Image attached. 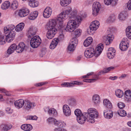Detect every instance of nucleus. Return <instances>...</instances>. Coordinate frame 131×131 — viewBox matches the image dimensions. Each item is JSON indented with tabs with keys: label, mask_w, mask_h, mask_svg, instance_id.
<instances>
[{
	"label": "nucleus",
	"mask_w": 131,
	"mask_h": 131,
	"mask_svg": "<svg viewBox=\"0 0 131 131\" xmlns=\"http://www.w3.org/2000/svg\"><path fill=\"white\" fill-rule=\"evenodd\" d=\"M71 0H61L60 4L62 6L66 7L70 4Z\"/></svg>",
	"instance_id": "33"
},
{
	"label": "nucleus",
	"mask_w": 131,
	"mask_h": 131,
	"mask_svg": "<svg viewBox=\"0 0 131 131\" xmlns=\"http://www.w3.org/2000/svg\"><path fill=\"white\" fill-rule=\"evenodd\" d=\"M128 47V44L127 42L126 43L125 41L121 42L119 45V48L122 51H125L127 49Z\"/></svg>",
	"instance_id": "26"
},
{
	"label": "nucleus",
	"mask_w": 131,
	"mask_h": 131,
	"mask_svg": "<svg viewBox=\"0 0 131 131\" xmlns=\"http://www.w3.org/2000/svg\"><path fill=\"white\" fill-rule=\"evenodd\" d=\"M114 38V36L111 34H108L103 37L104 41L106 45H109Z\"/></svg>",
	"instance_id": "10"
},
{
	"label": "nucleus",
	"mask_w": 131,
	"mask_h": 131,
	"mask_svg": "<svg viewBox=\"0 0 131 131\" xmlns=\"http://www.w3.org/2000/svg\"><path fill=\"white\" fill-rule=\"evenodd\" d=\"M38 15V12L36 11H34L30 13L28 16V18L30 20H34L37 18Z\"/></svg>",
	"instance_id": "28"
},
{
	"label": "nucleus",
	"mask_w": 131,
	"mask_h": 131,
	"mask_svg": "<svg viewBox=\"0 0 131 131\" xmlns=\"http://www.w3.org/2000/svg\"><path fill=\"white\" fill-rule=\"evenodd\" d=\"M99 25L100 24L98 21L95 20L93 21L90 26V29L88 30V32L91 33L90 34H93V33H92V31L96 30L99 27Z\"/></svg>",
	"instance_id": "7"
},
{
	"label": "nucleus",
	"mask_w": 131,
	"mask_h": 131,
	"mask_svg": "<svg viewBox=\"0 0 131 131\" xmlns=\"http://www.w3.org/2000/svg\"><path fill=\"white\" fill-rule=\"evenodd\" d=\"M117 113L120 116L122 117H124L127 114L126 112L123 110H119L118 111Z\"/></svg>",
	"instance_id": "44"
},
{
	"label": "nucleus",
	"mask_w": 131,
	"mask_h": 131,
	"mask_svg": "<svg viewBox=\"0 0 131 131\" xmlns=\"http://www.w3.org/2000/svg\"><path fill=\"white\" fill-rule=\"evenodd\" d=\"M36 30V28L35 27H30L28 31V37H31L35 35Z\"/></svg>",
	"instance_id": "23"
},
{
	"label": "nucleus",
	"mask_w": 131,
	"mask_h": 131,
	"mask_svg": "<svg viewBox=\"0 0 131 131\" xmlns=\"http://www.w3.org/2000/svg\"><path fill=\"white\" fill-rule=\"evenodd\" d=\"M41 42V40L40 37L36 36L31 38L30 41V45L32 47L37 48L40 45Z\"/></svg>",
	"instance_id": "4"
},
{
	"label": "nucleus",
	"mask_w": 131,
	"mask_h": 131,
	"mask_svg": "<svg viewBox=\"0 0 131 131\" xmlns=\"http://www.w3.org/2000/svg\"><path fill=\"white\" fill-rule=\"evenodd\" d=\"M74 113L75 115L77 116V118L79 116H81L82 115L81 111L79 109H76L74 111Z\"/></svg>",
	"instance_id": "48"
},
{
	"label": "nucleus",
	"mask_w": 131,
	"mask_h": 131,
	"mask_svg": "<svg viewBox=\"0 0 131 131\" xmlns=\"http://www.w3.org/2000/svg\"><path fill=\"white\" fill-rule=\"evenodd\" d=\"M37 117L36 116H27V119L36 120Z\"/></svg>",
	"instance_id": "52"
},
{
	"label": "nucleus",
	"mask_w": 131,
	"mask_h": 131,
	"mask_svg": "<svg viewBox=\"0 0 131 131\" xmlns=\"http://www.w3.org/2000/svg\"><path fill=\"white\" fill-rule=\"evenodd\" d=\"M45 112H47L49 115L52 116H56L57 115L56 110L53 108H50L48 106L44 108Z\"/></svg>",
	"instance_id": "8"
},
{
	"label": "nucleus",
	"mask_w": 131,
	"mask_h": 131,
	"mask_svg": "<svg viewBox=\"0 0 131 131\" xmlns=\"http://www.w3.org/2000/svg\"><path fill=\"white\" fill-rule=\"evenodd\" d=\"M104 48L103 45L102 43L99 44L95 49V54L96 57H98L101 53Z\"/></svg>",
	"instance_id": "18"
},
{
	"label": "nucleus",
	"mask_w": 131,
	"mask_h": 131,
	"mask_svg": "<svg viewBox=\"0 0 131 131\" xmlns=\"http://www.w3.org/2000/svg\"><path fill=\"white\" fill-rule=\"evenodd\" d=\"M85 56L88 58L92 57L94 55L96 57L95 54L94 49L92 48H87L85 51L84 53Z\"/></svg>",
	"instance_id": "6"
},
{
	"label": "nucleus",
	"mask_w": 131,
	"mask_h": 131,
	"mask_svg": "<svg viewBox=\"0 0 131 131\" xmlns=\"http://www.w3.org/2000/svg\"><path fill=\"white\" fill-rule=\"evenodd\" d=\"M63 113L64 115L66 116H70L71 114V111L70 108L67 105H64L63 107Z\"/></svg>",
	"instance_id": "14"
},
{
	"label": "nucleus",
	"mask_w": 131,
	"mask_h": 131,
	"mask_svg": "<svg viewBox=\"0 0 131 131\" xmlns=\"http://www.w3.org/2000/svg\"><path fill=\"white\" fill-rule=\"evenodd\" d=\"M15 36V34L13 31L9 32L5 38L6 41L9 43L12 41L14 39Z\"/></svg>",
	"instance_id": "17"
},
{
	"label": "nucleus",
	"mask_w": 131,
	"mask_h": 131,
	"mask_svg": "<svg viewBox=\"0 0 131 131\" xmlns=\"http://www.w3.org/2000/svg\"><path fill=\"white\" fill-rule=\"evenodd\" d=\"M8 28L9 29L10 31L12 30H13L15 28V26L13 25H9L8 26Z\"/></svg>",
	"instance_id": "59"
},
{
	"label": "nucleus",
	"mask_w": 131,
	"mask_h": 131,
	"mask_svg": "<svg viewBox=\"0 0 131 131\" xmlns=\"http://www.w3.org/2000/svg\"><path fill=\"white\" fill-rule=\"evenodd\" d=\"M52 9L50 7H47L44 9L43 16L45 18H48L52 14Z\"/></svg>",
	"instance_id": "11"
},
{
	"label": "nucleus",
	"mask_w": 131,
	"mask_h": 131,
	"mask_svg": "<svg viewBox=\"0 0 131 131\" xmlns=\"http://www.w3.org/2000/svg\"><path fill=\"white\" fill-rule=\"evenodd\" d=\"M127 16L126 13L125 12H123L119 15L118 18L120 20H124L126 19Z\"/></svg>",
	"instance_id": "35"
},
{
	"label": "nucleus",
	"mask_w": 131,
	"mask_h": 131,
	"mask_svg": "<svg viewBox=\"0 0 131 131\" xmlns=\"http://www.w3.org/2000/svg\"><path fill=\"white\" fill-rule=\"evenodd\" d=\"M118 106L119 108L122 109L125 106V105L123 102H120L118 103Z\"/></svg>",
	"instance_id": "53"
},
{
	"label": "nucleus",
	"mask_w": 131,
	"mask_h": 131,
	"mask_svg": "<svg viewBox=\"0 0 131 131\" xmlns=\"http://www.w3.org/2000/svg\"><path fill=\"white\" fill-rule=\"evenodd\" d=\"M54 125L57 127V128L60 127H63L64 125V123L60 121L56 120V121Z\"/></svg>",
	"instance_id": "42"
},
{
	"label": "nucleus",
	"mask_w": 131,
	"mask_h": 131,
	"mask_svg": "<svg viewBox=\"0 0 131 131\" xmlns=\"http://www.w3.org/2000/svg\"><path fill=\"white\" fill-rule=\"evenodd\" d=\"M126 32L127 37L129 39H131V26L126 28Z\"/></svg>",
	"instance_id": "38"
},
{
	"label": "nucleus",
	"mask_w": 131,
	"mask_h": 131,
	"mask_svg": "<svg viewBox=\"0 0 131 131\" xmlns=\"http://www.w3.org/2000/svg\"><path fill=\"white\" fill-rule=\"evenodd\" d=\"M10 31L8 27L7 26L6 27H5L4 28V32L5 33L7 34L8 32Z\"/></svg>",
	"instance_id": "61"
},
{
	"label": "nucleus",
	"mask_w": 131,
	"mask_h": 131,
	"mask_svg": "<svg viewBox=\"0 0 131 131\" xmlns=\"http://www.w3.org/2000/svg\"><path fill=\"white\" fill-rule=\"evenodd\" d=\"M108 72L107 68L104 69L103 71H100L98 73V75H100L101 74H104V73H106Z\"/></svg>",
	"instance_id": "57"
},
{
	"label": "nucleus",
	"mask_w": 131,
	"mask_h": 131,
	"mask_svg": "<svg viewBox=\"0 0 131 131\" xmlns=\"http://www.w3.org/2000/svg\"><path fill=\"white\" fill-rule=\"evenodd\" d=\"M116 51L114 48L111 47L109 48L107 52V56L109 59L113 58L115 56Z\"/></svg>",
	"instance_id": "15"
},
{
	"label": "nucleus",
	"mask_w": 131,
	"mask_h": 131,
	"mask_svg": "<svg viewBox=\"0 0 131 131\" xmlns=\"http://www.w3.org/2000/svg\"><path fill=\"white\" fill-rule=\"evenodd\" d=\"M21 129L26 131H30L32 128V125L29 124H24L21 126Z\"/></svg>",
	"instance_id": "27"
},
{
	"label": "nucleus",
	"mask_w": 131,
	"mask_h": 131,
	"mask_svg": "<svg viewBox=\"0 0 131 131\" xmlns=\"http://www.w3.org/2000/svg\"><path fill=\"white\" fill-rule=\"evenodd\" d=\"M78 39L76 38H74L71 40V42L70 43L76 47L78 44Z\"/></svg>",
	"instance_id": "45"
},
{
	"label": "nucleus",
	"mask_w": 131,
	"mask_h": 131,
	"mask_svg": "<svg viewBox=\"0 0 131 131\" xmlns=\"http://www.w3.org/2000/svg\"><path fill=\"white\" fill-rule=\"evenodd\" d=\"M25 45L24 42H20L17 46V52L19 53L21 52L25 49Z\"/></svg>",
	"instance_id": "20"
},
{
	"label": "nucleus",
	"mask_w": 131,
	"mask_h": 131,
	"mask_svg": "<svg viewBox=\"0 0 131 131\" xmlns=\"http://www.w3.org/2000/svg\"><path fill=\"white\" fill-rule=\"evenodd\" d=\"M5 38L3 35H0V44L3 45L5 43Z\"/></svg>",
	"instance_id": "50"
},
{
	"label": "nucleus",
	"mask_w": 131,
	"mask_h": 131,
	"mask_svg": "<svg viewBox=\"0 0 131 131\" xmlns=\"http://www.w3.org/2000/svg\"><path fill=\"white\" fill-rule=\"evenodd\" d=\"M62 127L56 128L54 129V131H67L66 129L63 128Z\"/></svg>",
	"instance_id": "55"
},
{
	"label": "nucleus",
	"mask_w": 131,
	"mask_h": 131,
	"mask_svg": "<svg viewBox=\"0 0 131 131\" xmlns=\"http://www.w3.org/2000/svg\"><path fill=\"white\" fill-rule=\"evenodd\" d=\"M77 11L74 10L72 11L69 15V17L71 18L67 22L65 30L68 32H73L79 26V23L82 20L81 17L77 16Z\"/></svg>",
	"instance_id": "1"
},
{
	"label": "nucleus",
	"mask_w": 131,
	"mask_h": 131,
	"mask_svg": "<svg viewBox=\"0 0 131 131\" xmlns=\"http://www.w3.org/2000/svg\"><path fill=\"white\" fill-rule=\"evenodd\" d=\"M59 40L57 38H54L52 40L50 45V48L51 49H54L57 46Z\"/></svg>",
	"instance_id": "25"
},
{
	"label": "nucleus",
	"mask_w": 131,
	"mask_h": 131,
	"mask_svg": "<svg viewBox=\"0 0 131 131\" xmlns=\"http://www.w3.org/2000/svg\"><path fill=\"white\" fill-rule=\"evenodd\" d=\"M0 93H5V94L9 96V94H7V92L6 91L3 89H0Z\"/></svg>",
	"instance_id": "58"
},
{
	"label": "nucleus",
	"mask_w": 131,
	"mask_h": 131,
	"mask_svg": "<svg viewBox=\"0 0 131 131\" xmlns=\"http://www.w3.org/2000/svg\"><path fill=\"white\" fill-rule=\"evenodd\" d=\"M117 77L116 76L110 77H109V79L111 80H114L117 79Z\"/></svg>",
	"instance_id": "64"
},
{
	"label": "nucleus",
	"mask_w": 131,
	"mask_h": 131,
	"mask_svg": "<svg viewBox=\"0 0 131 131\" xmlns=\"http://www.w3.org/2000/svg\"><path fill=\"white\" fill-rule=\"evenodd\" d=\"M5 111L6 113L8 114H11L13 112L12 110L11 109L10 107H8L6 108Z\"/></svg>",
	"instance_id": "54"
},
{
	"label": "nucleus",
	"mask_w": 131,
	"mask_h": 131,
	"mask_svg": "<svg viewBox=\"0 0 131 131\" xmlns=\"http://www.w3.org/2000/svg\"><path fill=\"white\" fill-rule=\"evenodd\" d=\"M93 72H91L88 73L86 75H83V78H88L89 76L90 75H91L93 74Z\"/></svg>",
	"instance_id": "62"
},
{
	"label": "nucleus",
	"mask_w": 131,
	"mask_h": 131,
	"mask_svg": "<svg viewBox=\"0 0 131 131\" xmlns=\"http://www.w3.org/2000/svg\"><path fill=\"white\" fill-rule=\"evenodd\" d=\"M87 117V121L91 123L95 122L94 118L98 116V113L95 108H91L88 110V112H85Z\"/></svg>",
	"instance_id": "3"
},
{
	"label": "nucleus",
	"mask_w": 131,
	"mask_h": 131,
	"mask_svg": "<svg viewBox=\"0 0 131 131\" xmlns=\"http://www.w3.org/2000/svg\"><path fill=\"white\" fill-rule=\"evenodd\" d=\"M63 18L61 16H60V14L58 16L57 18V21L59 23V26H58V28L59 29L62 31V30L65 29L66 28L64 27V25L63 24Z\"/></svg>",
	"instance_id": "13"
},
{
	"label": "nucleus",
	"mask_w": 131,
	"mask_h": 131,
	"mask_svg": "<svg viewBox=\"0 0 131 131\" xmlns=\"http://www.w3.org/2000/svg\"><path fill=\"white\" fill-rule=\"evenodd\" d=\"M98 79V78L97 77L95 78V79H89L88 80H84V81L85 82H94L95 81H96Z\"/></svg>",
	"instance_id": "56"
},
{
	"label": "nucleus",
	"mask_w": 131,
	"mask_h": 131,
	"mask_svg": "<svg viewBox=\"0 0 131 131\" xmlns=\"http://www.w3.org/2000/svg\"><path fill=\"white\" fill-rule=\"evenodd\" d=\"M18 6V2L16 1H15L12 3L10 7L12 10H15L17 8Z\"/></svg>",
	"instance_id": "41"
},
{
	"label": "nucleus",
	"mask_w": 131,
	"mask_h": 131,
	"mask_svg": "<svg viewBox=\"0 0 131 131\" xmlns=\"http://www.w3.org/2000/svg\"><path fill=\"white\" fill-rule=\"evenodd\" d=\"M104 105L107 107L111 108L112 107V103L107 99H105L103 101Z\"/></svg>",
	"instance_id": "34"
},
{
	"label": "nucleus",
	"mask_w": 131,
	"mask_h": 131,
	"mask_svg": "<svg viewBox=\"0 0 131 131\" xmlns=\"http://www.w3.org/2000/svg\"><path fill=\"white\" fill-rule=\"evenodd\" d=\"M92 100L95 104L96 105H98L100 102V97L98 95H94L93 96Z\"/></svg>",
	"instance_id": "29"
},
{
	"label": "nucleus",
	"mask_w": 131,
	"mask_h": 131,
	"mask_svg": "<svg viewBox=\"0 0 131 131\" xmlns=\"http://www.w3.org/2000/svg\"><path fill=\"white\" fill-rule=\"evenodd\" d=\"M104 115L105 118L107 119H110L113 116L112 112L110 110H108L106 109L104 111Z\"/></svg>",
	"instance_id": "19"
},
{
	"label": "nucleus",
	"mask_w": 131,
	"mask_h": 131,
	"mask_svg": "<svg viewBox=\"0 0 131 131\" xmlns=\"http://www.w3.org/2000/svg\"><path fill=\"white\" fill-rule=\"evenodd\" d=\"M75 47H76L72 45L70 43H69L67 47L68 51L69 52L73 51L74 50Z\"/></svg>",
	"instance_id": "46"
},
{
	"label": "nucleus",
	"mask_w": 131,
	"mask_h": 131,
	"mask_svg": "<svg viewBox=\"0 0 131 131\" xmlns=\"http://www.w3.org/2000/svg\"><path fill=\"white\" fill-rule=\"evenodd\" d=\"M101 7L100 4L98 2L94 3L92 6V14L94 16L97 15Z\"/></svg>",
	"instance_id": "5"
},
{
	"label": "nucleus",
	"mask_w": 131,
	"mask_h": 131,
	"mask_svg": "<svg viewBox=\"0 0 131 131\" xmlns=\"http://www.w3.org/2000/svg\"><path fill=\"white\" fill-rule=\"evenodd\" d=\"M25 101L23 100L20 99L16 101L14 103V105L15 107L18 108H21L24 104Z\"/></svg>",
	"instance_id": "21"
},
{
	"label": "nucleus",
	"mask_w": 131,
	"mask_h": 131,
	"mask_svg": "<svg viewBox=\"0 0 131 131\" xmlns=\"http://www.w3.org/2000/svg\"><path fill=\"white\" fill-rule=\"evenodd\" d=\"M70 12V10H67L63 11L60 14V16H61L63 19H65L68 17V15L69 14Z\"/></svg>",
	"instance_id": "31"
},
{
	"label": "nucleus",
	"mask_w": 131,
	"mask_h": 131,
	"mask_svg": "<svg viewBox=\"0 0 131 131\" xmlns=\"http://www.w3.org/2000/svg\"><path fill=\"white\" fill-rule=\"evenodd\" d=\"M56 24V21L55 19L50 20L47 25V27L48 30L47 33V37L49 39L52 38L56 33L57 29L55 28Z\"/></svg>",
	"instance_id": "2"
},
{
	"label": "nucleus",
	"mask_w": 131,
	"mask_h": 131,
	"mask_svg": "<svg viewBox=\"0 0 131 131\" xmlns=\"http://www.w3.org/2000/svg\"><path fill=\"white\" fill-rule=\"evenodd\" d=\"M24 25V24L23 23L19 24L15 27V30L16 31L18 32L22 30L23 29Z\"/></svg>",
	"instance_id": "32"
},
{
	"label": "nucleus",
	"mask_w": 131,
	"mask_h": 131,
	"mask_svg": "<svg viewBox=\"0 0 131 131\" xmlns=\"http://www.w3.org/2000/svg\"><path fill=\"white\" fill-rule=\"evenodd\" d=\"M29 4L31 7H34L38 5V2L35 0H29Z\"/></svg>",
	"instance_id": "36"
},
{
	"label": "nucleus",
	"mask_w": 131,
	"mask_h": 131,
	"mask_svg": "<svg viewBox=\"0 0 131 131\" xmlns=\"http://www.w3.org/2000/svg\"><path fill=\"white\" fill-rule=\"evenodd\" d=\"M10 6V3L8 1L5 2L2 5V8L3 9H6L8 8Z\"/></svg>",
	"instance_id": "39"
},
{
	"label": "nucleus",
	"mask_w": 131,
	"mask_h": 131,
	"mask_svg": "<svg viewBox=\"0 0 131 131\" xmlns=\"http://www.w3.org/2000/svg\"><path fill=\"white\" fill-rule=\"evenodd\" d=\"M35 105L36 104L34 102L27 100L25 101L24 107L25 109L28 110L33 108Z\"/></svg>",
	"instance_id": "12"
},
{
	"label": "nucleus",
	"mask_w": 131,
	"mask_h": 131,
	"mask_svg": "<svg viewBox=\"0 0 131 131\" xmlns=\"http://www.w3.org/2000/svg\"><path fill=\"white\" fill-rule=\"evenodd\" d=\"M115 95L119 98L121 97L124 95L123 91L120 89H117L115 91Z\"/></svg>",
	"instance_id": "40"
},
{
	"label": "nucleus",
	"mask_w": 131,
	"mask_h": 131,
	"mask_svg": "<svg viewBox=\"0 0 131 131\" xmlns=\"http://www.w3.org/2000/svg\"><path fill=\"white\" fill-rule=\"evenodd\" d=\"M93 39L92 37H89L87 38L83 42L84 46L87 47L89 46L92 43Z\"/></svg>",
	"instance_id": "30"
},
{
	"label": "nucleus",
	"mask_w": 131,
	"mask_h": 131,
	"mask_svg": "<svg viewBox=\"0 0 131 131\" xmlns=\"http://www.w3.org/2000/svg\"><path fill=\"white\" fill-rule=\"evenodd\" d=\"M29 13V9L26 8H23L19 10L18 14L21 17H25L28 15Z\"/></svg>",
	"instance_id": "9"
},
{
	"label": "nucleus",
	"mask_w": 131,
	"mask_h": 131,
	"mask_svg": "<svg viewBox=\"0 0 131 131\" xmlns=\"http://www.w3.org/2000/svg\"><path fill=\"white\" fill-rule=\"evenodd\" d=\"M85 112L82 113V115L79 116L77 118L78 122L80 124H83L84 123L86 119L87 120V117Z\"/></svg>",
	"instance_id": "16"
},
{
	"label": "nucleus",
	"mask_w": 131,
	"mask_h": 131,
	"mask_svg": "<svg viewBox=\"0 0 131 131\" xmlns=\"http://www.w3.org/2000/svg\"><path fill=\"white\" fill-rule=\"evenodd\" d=\"M116 19L115 16L113 14L110 15L107 19V21L109 23H112L115 21Z\"/></svg>",
	"instance_id": "43"
},
{
	"label": "nucleus",
	"mask_w": 131,
	"mask_h": 131,
	"mask_svg": "<svg viewBox=\"0 0 131 131\" xmlns=\"http://www.w3.org/2000/svg\"><path fill=\"white\" fill-rule=\"evenodd\" d=\"M104 2L105 4L107 5L111 4L112 6H114L117 4V2L114 0H104Z\"/></svg>",
	"instance_id": "37"
},
{
	"label": "nucleus",
	"mask_w": 131,
	"mask_h": 131,
	"mask_svg": "<svg viewBox=\"0 0 131 131\" xmlns=\"http://www.w3.org/2000/svg\"><path fill=\"white\" fill-rule=\"evenodd\" d=\"M124 99L127 101H131V91L128 90L125 91L124 94Z\"/></svg>",
	"instance_id": "22"
},
{
	"label": "nucleus",
	"mask_w": 131,
	"mask_h": 131,
	"mask_svg": "<svg viewBox=\"0 0 131 131\" xmlns=\"http://www.w3.org/2000/svg\"><path fill=\"white\" fill-rule=\"evenodd\" d=\"M127 8L129 10H131V0H129L128 3Z\"/></svg>",
	"instance_id": "60"
},
{
	"label": "nucleus",
	"mask_w": 131,
	"mask_h": 131,
	"mask_svg": "<svg viewBox=\"0 0 131 131\" xmlns=\"http://www.w3.org/2000/svg\"><path fill=\"white\" fill-rule=\"evenodd\" d=\"M64 35L62 32H61V34H60V35L59 36V38L61 40L63 39L64 38Z\"/></svg>",
	"instance_id": "63"
},
{
	"label": "nucleus",
	"mask_w": 131,
	"mask_h": 131,
	"mask_svg": "<svg viewBox=\"0 0 131 131\" xmlns=\"http://www.w3.org/2000/svg\"><path fill=\"white\" fill-rule=\"evenodd\" d=\"M17 48V45L15 44H12L9 47L7 51V53L10 54L13 53Z\"/></svg>",
	"instance_id": "24"
},
{
	"label": "nucleus",
	"mask_w": 131,
	"mask_h": 131,
	"mask_svg": "<svg viewBox=\"0 0 131 131\" xmlns=\"http://www.w3.org/2000/svg\"><path fill=\"white\" fill-rule=\"evenodd\" d=\"M82 33V31L81 29H77L74 32V34L76 37H78L80 36Z\"/></svg>",
	"instance_id": "47"
},
{
	"label": "nucleus",
	"mask_w": 131,
	"mask_h": 131,
	"mask_svg": "<svg viewBox=\"0 0 131 131\" xmlns=\"http://www.w3.org/2000/svg\"><path fill=\"white\" fill-rule=\"evenodd\" d=\"M3 129L4 131L7 130L11 128L12 126L9 125H3Z\"/></svg>",
	"instance_id": "49"
},
{
	"label": "nucleus",
	"mask_w": 131,
	"mask_h": 131,
	"mask_svg": "<svg viewBox=\"0 0 131 131\" xmlns=\"http://www.w3.org/2000/svg\"><path fill=\"white\" fill-rule=\"evenodd\" d=\"M47 120L49 123H53L54 124L56 121L57 120L52 117H49L48 119Z\"/></svg>",
	"instance_id": "51"
}]
</instances>
